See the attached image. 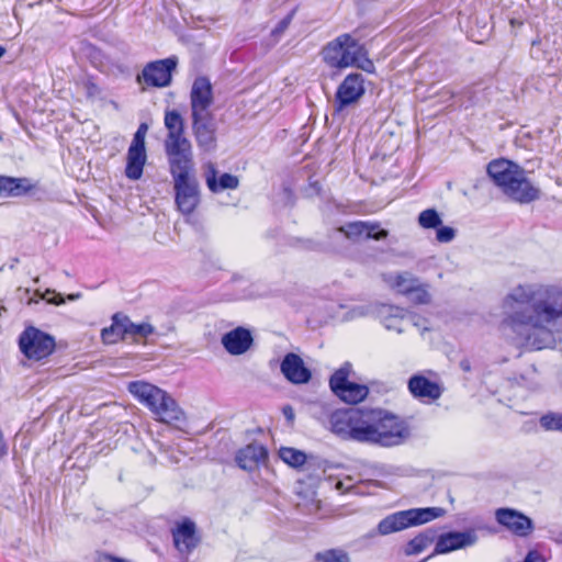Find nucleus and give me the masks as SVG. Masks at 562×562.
<instances>
[{
	"instance_id": "obj_1",
	"label": "nucleus",
	"mask_w": 562,
	"mask_h": 562,
	"mask_svg": "<svg viewBox=\"0 0 562 562\" xmlns=\"http://www.w3.org/2000/svg\"><path fill=\"white\" fill-rule=\"evenodd\" d=\"M328 424L342 439L386 448L400 446L411 437L408 424L383 409H335L328 414Z\"/></svg>"
},
{
	"instance_id": "obj_2",
	"label": "nucleus",
	"mask_w": 562,
	"mask_h": 562,
	"mask_svg": "<svg viewBox=\"0 0 562 562\" xmlns=\"http://www.w3.org/2000/svg\"><path fill=\"white\" fill-rule=\"evenodd\" d=\"M169 171L173 180L175 203L179 212L186 216L193 214L200 204V186L191 159H173L169 162Z\"/></svg>"
},
{
	"instance_id": "obj_3",
	"label": "nucleus",
	"mask_w": 562,
	"mask_h": 562,
	"mask_svg": "<svg viewBox=\"0 0 562 562\" xmlns=\"http://www.w3.org/2000/svg\"><path fill=\"white\" fill-rule=\"evenodd\" d=\"M366 54L367 49L364 45L349 33L340 34L329 41L319 52L322 61L328 68L337 71L352 67L357 63L359 55Z\"/></svg>"
},
{
	"instance_id": "obj_4",
	"label": "nucleus",
	"mask_w": 562,
	"mask_h": 562,
	"mask_svg": "<svg viewBox=\"0 0 562 562\" xmlns=\"http://www.w3.org/2000/svg\"><path fill=\"white\" fill-rule=\"evenodd\" d=\"M442 507H417L398 510L384 517L376 526L381 536H387L404 529L420 526L445 516Z\"/></svg>"
},
{
	"instance_id": "obj_5",
	"label": "nucleus",
	"mask_w": 562,
	"mask_h": 562,
	"mask_svg": "<svg viewBox=\"0 0 562 562\" xmlns=\"http://www.w3.org/2000/svg\"><path fill=\"white\" fill-rule=\"evenodd\" d=\"M143 404L166 424H178L184 422V414L177 402L160 387L143 380Z\"/></svg>"
},
{
	"instance_id": "obj_6",
	"label": "nucleus",
	"mask_w": 562,
	"mask_h": 562,
	"mask_svg": "<svg viewBox=\"0 0 562 562\" xmlns=\"http://www.w3.org/2000/svg\"><path fill=\"white\" fill-rule=\"evenodd\" d=\"M165 125L168 130L165 139V151L168 162L173 159L193 158L190 140L184 136V121L177 110L166 111Z\"/></svg>"
},
{
	"instance_id": "obj_7",
	"label": "nucleus",
	"mask_w": 562,
	"mask_h": 562,
	"mask_svg": "<svg viewBox=\"0 0 562 562\" xmlns=\"http://www.w3.org/2000/svg\"><path fill=\"white\" fill-rule=\"evenodd\" d=\"M18 344L24 357L35 361L48 358L56 348L55 338L34 326H27L20 334Z\"/></svg>"
},
{
	"instance_id": "obj_8",
	"label": "nucleus",
	"mask_w": 562,
	"mask_h": 562,
	"mask_svg": "<svg viewBox=\"0 0 562 562\" xmlns=\"http://www.w3.org/2000/svg\"><path fill=\"white\" fill-rule=\"evenodd\" d=\"M351 363L345 362L331 374L329 386L333 393L341 401L348 404H357L368 396L369 387L364 384L349 381Z\"/></svg>"
},
{
	"instance_id": "obj_9",
	"label": "nucleus",
	"mask_w": 562,
	"mask_h": 562,
	"mask_svg": "<svg viewBox=\"0 0 562 562\" xmlns=\"http://www.w3.org/2000/svg\"><path fill=\"white\" fill-rule=\"evenodd\" d=\"M81 49L83 56L89 60L91 66L100 72L112 76H131V61L126 59L119 60L91 43L83 44Z\"/></svg>"
},
{
	"instance_id": "obj_10",
	"label": "nucleus",
	"mask_w": 562,
	"mask_h": 562,
	"mask_svg": "<svg viewBox=\"0 0 562 562\" xmlns=\"http://www.w3.org/2000/svg\"><path fill=\"white\" fill-rule=\"evenodd\" d=\"M366 93L364 77L359 72H351L338 86L334 99V112L339 113L351 106Z\"/></svg>"
},
{
	"instance_id": "obj_11",
	"label": "nucleus",
	"mask_w": 562,
	"mask_h": 562,
	"mask_svg": "<svg viewBox=\"0 0 562 562\" xmlns=\"http://www.w3.org/2000/svg\"><path fill=\"white\" fill-rule=\"evenodd\" d=\"M171 536L176 550L183 559H188L202 540L196 524L189 517L176 521L171 528Z\"/></svg>"
},
{
	"instance_id": "obj_12",
	"label": "nucleus",
	"mask_w": 562,
	"mask_h": 562,
	"mask_svg": "<svg viewBox=\"0 0 562 562\" xmlns=\"http://www.w3.org/2000/svg\"><path fill=\"white\" fill-rule=\"evenodd\" d=\"M344 235L345 238L358 241L360 239L383 240L387 238L389 231L381 228L379 222L352 221L333 231V235Z\"/></svg>"
},
{
	"instance_id": "obj_13",
	"label": "nucleus",
	"mask_w": 562,
	"mask_h": 562,
	"mask_svg": "<svg viewBox=\"0 0 562 562\" xmlns=\"http://www.w3.org/2000/svg\"><path fill=\"white\" fill-rule=\"evenodd\" d=\"M495 519L502 527L520 538L530 536L535 530L533 520L515 508H497L495 510Z\"/></svg>"
},
{
	"instance_id": "obj_14",
	"label": "nucleus",
	"mask_w": 562,
	"mask_h": 562,
	"mask_svg": "<svg viewBox=\"0 0 562 562\" xmlns=\"http://www.w3.org/2000/svg\"><path fill=\"white\" fill-rule=\"evenodd\" d=\"M177 65V56L150 61L143 68V81L151 87H167L171 83Z\"/></svg>"
},
{
	"instance_id": "obj_15",
	"label": "nucleus",
	"mask_w": 562,
	"mask_h": 562,
	"mask_svg": "<svg viewBox=\"0 0 562 562\" xmlns=\"http://www.w3.org/2000/svg\"><path fill=\"white\" fill-rule=\"evenodd\" d=\"M503 194L513 202L529 204L541 198V190L531 182L527 177V171L522 168Z\"/></svg>"
},
{
	"instance_id": "obj_16",
	"label": "nucleus",
	"mask_w": 562,
	"mask_h": 562,
	"mask_svg": "<svg viewBox=\"0 0 562 562\" xmlns=\"http://www.w3.org/2000/svg\"><path fill=\"white\" fill-rule=\"evenodd\" d=\"M140 335V324L131 322L123 313H115L112 316V324L101 330L102 341L106 345L116 344L127 337Z\"/></svg>"
},
{
	"instance_id": "obj_17",
	"label": "nucleus",
	"mask_w": 562,
	"mask_h": 562,
	"mask_svg": "<svg viewBox=\"0 0 562 562\" xmlns=\"http://www.w3.org/2000/svg\"><path fill=\"white\" fill-rule=\"evenodd\" d=\"M477 535L474 529L464 531H449L437 536V542L432 555L446 554L451 551L472 547L477 542Z\"/></svg>"
},
{
	"instance_id": "obj_18",
	"label": "nucleus",
	"mask_w": 562,
	"mask_h": 562,
	"mask_svg": "<svg viewBox=\"0 0 562 562\" xmlns=\"http://www.w3.org/2000/svg\"><path fill=\"white\" fill-rule=\"evenodd\" d=\"M213 87L210 79L199 76L194 79L190 92L191 116L211 113L209 109L213 104Z\"/></svg>"
},
{
	"instance_id": "obj_19",
	"label": "nucleus",
	"mask_w": 562,
	"mask_h": 562,
	"mask_svg": "<svg viewBox=\"0 0 562 562\" xmlns=\"http://www.w3.org/2000/svg\"><path fill=\"white\" fill-rule=\"evenodd\" d=\"M192 117V131L198 146L204 151L216 147V127L212 113L196 114Z\"/></svg>"
},
{
	"instance_id": "obj_20",
	"label": "nucleus",
	"mask_w": 562,
	"mask_h": 562,
	"mask_svg": "<svg viewBox=\"0 0 562 562\" xmlns=\"http://www.w3.org/2000/svg\"><path fill=\"white\" fill-rule=\"evenodd\" d=\"M521 169L522 167L509 159L498 158L487 164L486 173L495 187L504 192Z\"/></svg>"
},
{
	"instance_id": "obj_21",
	"label": "nucleus",
	"mask_w": 562,
	"mask_h": 562,
	"mask_svg": "<svg viewBox=\"0 0 562 562\" xmlns=\"http://www.w3.org/2000/svg\"><path fill=\"white\" fill-rule=\"evenodd\" d=\"M280 370L292 384H306L312 379L311 370L305 366L303 359L294 352H289L283 357Z\"/></svg>"
},
{
	"instance_id": "obj_22",
	"label": "nucleus",
	"mask_w": 562,
	"mask_h": 562,
	"mask_svg": "<svg viewBox=\"0 0 562 562\" xmlns=\"http://www.w3.org/2000/svg\"><path fill=\"white\" fill-rule=\"evenodd\" d=\"M269 452L266 446L254 441L236 452L237 465L246 471H254L268 461Z\"/></svg>"
},
{
	"instance_id": "obj_23",
	"label": "nucleus",
	"mask_w": 562,
	"mask_h": 562,
	"mask_svg": "<svg viewBox=\"0 0 562 562\" xmlns=\"http://www.w3.org/2000/svg\"><path fill=\"white\" fill-rule=\"evenodd\" d=\"M254 337L249 329L238 326L222 337V345L233 356H239L250 349Z\"/></svg>"
},
{
	"instance_id": "obj_24",
	"label": "nucleus",
	"mask_w": 562,
	"mask_h": 562,
	"mask_svg": "<svg viewBox=\"0 0 562 562\" xmlns=\"http://www.w3.org/2000/svg\"><path fill=\"white\" fill-rule=\"evenodd\" d=\"M205 183L212 193H218L224 190H234L239 186L237 176L224 172L218 176V170L213 162H207L205 166Z\"/></svg>"
},
{
	"instance_id": "obj_25",
	"label": "nucleus",
	"mask_w": 562,
	"mask_h": 562,
	"mask_svg": "<svg viewBox=\"0 0 562 562\" xmlns=\"http://www.w3.org/2000/svg\"><path fill=\"white\" fill-rule=\"evenodd\" d=\"M408 390L416 398L438 400L442 394V387L439 383L428 378L415 374L408 380Z\"/></svg>"
},
{
	"instance_id": "obj_26",
	"label": "nucleus",
	"mask_w": 562,
	"mask_h": 562,
	"mask_svg": "<svg viewBox=\"0 0 562 562\" xmlns=\"http://www.w3.org/2000/svg\"><path fill=\"white\" fill-rule=\"evenodd\" d=\"M11 198L29 196L35 202H41L45 199L47 192L40 184L38 181H33L27 177H13Z\"/></svg>"
},
{
	"instance_id": "obj_27",
	"label": "nucleus",
	"mask_w": 562,
	"mask_h": 562,
	"mask_svg": "<svg viewBox=\"0 0 562 562\" xmlns=\"http://www.w3.org/2000/svg\"><path fill=\"white\" fill-rule=\"evenodd\" d=\"M125 175L132 180L140 179V126L134 133L128 149Z\"/></svg>"
},
{
	"instance_id": "obj_28",
	"label": "nucleus",
	"mask_w": 562,
	"mask_h": 562,
	"mask_svg": "<svg viewBox=\"0 0 562 562\" xmlns=\"http://www.w3.org/2000/svg\"><path fill=\"white\" fill-rule=\"evenodd\" d=\"M379 317L387 330H395L398 334L404 329L401 327L405 311L394 305H381L378 311Z\"/></svg>"
},
{
	"instance_id": "obj_29",
	"label": "nucleus",
	"mask_w": 562,
	"mask_h": 562,
	"mask_svg": "<svg viewBox=\"0 0 562 562\" xmlns=\"http://www.w3.org/2000/svg\"><path fill=\"white\" fill-rule=\"evenodd\" d=\"M437 539V530L427 528L411 539L404 549L406 555H414L423 552L430 543Z\"/></svg>"
},
{
	"instance_id": "obj_30",
	"label": "nucleus",
	"mask_w": 562,
	"mask_h": 562,
	"mask_svg": "<svg viewBox=\"0 0 562 562\" xmlns=\"http://www.w3.org/2000/svg\"><path fill=\"white\" fill-rule=\"evenodd\" d=\"M172 329L171 325L155 327L147 322H143V346L157 344L160 337L166 336Z\"/></svg>"
},
{
	"instance_id": "obj_31",
	"label": "nucleus",
	"mask_w": 562,
	"mask_h": 562,
	"mask_svg": "<svg viewBox=\"0 0 562 562\" xmlns=\"http://www.w3.org/2000/svg\"><path fill=\"white\" fill-rule=\"evenodd\" d=\"M279 457L284 463L295 469L302 467L307 459L304 451L292 447H281Z\"/></svg>"
},
{
	"instance_id": "obj_32",
	"label": "nucleus",
	"mask_w": 562,
	"mask_h": 562,
	"mask_svg": "<svg viewBox=\"0 0 562 562\" xmlns=\"http://www.w3.org/2000/svg\"><path fill=\"white\" fill-rule=\"evenodd\" d=\"M315 562H351L349 553L340 548L327 549L316 552Z\"/></svg>"
},
{
	"instance_id": "obj_33",
	"label": "nucleus",
	"mask_w": 562,
	"mask_h": 562,
	"mask_svg": "<svg viewBox=\"0 0 562 562\" xmlns=\"http://www.w3.org/2000/svg\"><path fill=\"white\" fill-rule=\"evenodd\" d=\"M418 224L425 229H436L442 224V220L436 209H427L419 213Z\"/></svg>"
},
{
	"instance_id": "obj_34",
	"label": "nucleus",
	"mask_w": 562,
	"mask_h": 562,
	"mask_svg": "<svg viewBox=\"0 0 562 562\" xmlns=\"http://www.w3.org/2000/svg\"><path fill=\"white\" fill-rule=\"evenodd\" d=\"M406 297L415 304H428L430 302V295L426 284H422L420 281L415 288H407Z\"/></svg>"
},
{
	"instance_id": "obj_35",
	"label": "nucleus",
	"mask_w": 562,
	"mask_h": 562,
	"mask_svg": "<svg viewBox=\"0 0 562 562\" xmlns=\"http://www.w3.org/2000/svg\"><path fill=\"white\" fill-rule=\"evenodd\" d=\"M539 424L546 431H559L562 432V413L549 412L543 414Z\"/></svg>"
},
{
	"instance_id": "obj_36",
	"label": "nucleus",
	"mask_w": 562,
	"mask_h": 562,
	"mask_svg": "<svg viewBox=\"0 0 562 562\" xmlns=\"http://www.w3.org/2000/svg\"><path fill=\"white\" fill-rule=\"evenodd\" d=\"M419 280L409 273L398 274L395 279L394 285L397 291L406 296L407 288H415Z\"/></svg>"
},
{
	"instance_id": "obj_37",
	"label": "nucleus",
	"mask_w": 562,
	"mask_h": 562,
	"mask_svg": "<svg viewBox=\"0 0 562 562\" xmlns=\"http://www.w3.org/2000/svg\"><path fill=\"white\" fill-rule=\"evenodd\" d=\"M83 88L86 90V95L88 99H97L101 95V88L94 81L93 76H87L83 81Z\"/></svg>"
},
{
	"instance_id": "obj_38",
	"label": "nucleus",
	"mask_w": 562,
	"mask_h": 562,
	"mask_svg": "<svg viewBox=\"0 0 562 562\" xmlns=\"http://www.w3.org/2000/svg\"><path fill=\"white\" fill-rule=\"evenodd\" d=\"M457 231L453 227L440 225L436 228V239L439 243H450L454 239Z\"/></svg>"
},
{
	"instance_id": "obj_39",
	"label": "nucleus",
	"mask_w": 562,
	"mask_h": 562,
	"mask_svg": "<svg viewBox=\"0 0 562 562\" xmlns=\"http://www.w3.org/2000/svg\"><path fill=\"white\" fill-rule=\"evenodd\" d=\"M13 177L0 175V196L11 198Z\"/></svg>"
},
{
	"instance_id": "obj_40",
	"label": "nucleus",
	"mask_w": 562,
	"mask_h": 562,
	"mask_svg": "<svg viewBox=\"0 0 562 562\" xmlns=\"http://www.w3.org/2000/svg\"><path fill=\"white\" fill-rule=\"evenodd\" d=\"M353 66L369 74L374 72L375 69L373 61L368 57V53L366 55H359V58Z\"/></svg>"
},
{
	"instance_id": "obj_41",
	"label": "nucleus",
	"mask_w": 562,
	"mask_h": 562,
	"mask_svg": "<svg viewBox=\"0 0 562 562\" xmlns=\"http://www.w3.org/2000/svg\"><path fill=\"white\" fill-rule=\"evenodd\" d=\"M294 16V11H291L289 14H286L282 20L278 22L276 27L272 30V35H280L282 34L290 25L292 19Z\"/></svg>"
},
{
	"instance_id": "obj_42",
	"label": "nucleus",
	"mask_w": 562,
	"mask_h": 562,
	"mask_svg": "<svg viewBox=\"0 0 562 562\" xmlns=\"http://www.w3.org/2000/svg\"><path fill=\"white\" fill-rule=\"evenodd\" d=\"M95 562H128L125 559L112 555L110 553H99Z\"/></svg>"
},
{
	"instance_id": "obj_43",
	"label": "nucleus",
	"mask_w": 562,
	"mask_h": 562,
	"mask_svg": "<svg viewBox=\"0 0 562 562\" xmlns=\"http://www.w3.org/2000/svg\"><path fill=\"white\" fill-rule=\"evenodd\" d=\"M128 391L140 401V381H133L128 384Z\"/></svg>"
},
{
	"instance_id": "obj_44",
	"label": "nucleus",
	"mask_w": 562,
	"mask_h": 562,
	"mask_svg": "<svg viewBox=\"0 0 562 562\" xmlns=\"http://www.w3.org/2000/svg\"><path fill=\"white\" fill-rule=\"evenodd\" d=\"M282 414L289 423H293L295 415L291 405H284L282 407Z\"/></svg>"
},
{
	"instance_id": "obj_45",
	"label": "nucleus",
	"mask_w": 562,
	"mask_h": 562,
	"mask_svg": "<svg viewBox=\"0 0 562 562\" xmlns=\"http://www.w3.org/2000/svg\"><path fill=\"white\" fill-rule=\"evenodd\" d=\"M459 367L463 372H470L471 371V362L468 358H463L459 362Z\"/></svg>"
},
{
	"instance_id": "obj_46",
	"label": "nucleus",
	"mask_w": 562,
	"mask_h": 562,
	"mask_svg": "<svg viewBox=\"0 0 562 562\" xmlns=\"http://www.w3.org/2000/svg\"><path fill=\"white\" fill-rule=\"evenodd\" d=\"M47 302L50 304H54V305H60L65 302V300L63 299V296L60 294H58L55 299L47 300Z\"/></svg>"
},
{
	"instance_id": "obj_47",
	"label": "nucleus",
	"mask_w": 562,
	"mask_h": 562,
	"mask_svg": "<svg viewBox=\"0 0 562 562\" xmlns=\"http://www.w3.org/2000/svg\"><path fill=\"white\" fill-rule=\"evenodd\" d=\"M146 131H147V125L145 123H143V137L145 136ZM145 162H146V153H145V146L143 145V166L145 165Z\"/></svg>"
},
{
	"instance_id": "obj_48",
	"label": "nucleus",
	"mask_w": 562,
	"mask_h": 562,
	"mask_svg": "<svg viewBox=\"0 0 562 562\" xmlns=\"http://www.w3.org/2000/svg\"><path fill=\"white\" fill-rule=\"evenodd\" d=\"M79 297H80V293L69 294L68 295V300H70V301H75V300H77Z\"/></svg>"
},
{
	"instance_id": "obj_49",
	"label": "nucleus",
	"mask_w": 562,
	"mask_h": 562,
	"mask_svg": "<svg viewBox=\"0 0 562 562\" xmlns=\"http://www.w3.org/2000/svg\"><path fill=\"white\" fill-rule=\"evenodd\" d=\"M7 53V49L0 45V58L4 56V54Z\"/></svg>"
},
{
	"instance_id": "obj_50",
	"label": "nucleus",
	"mask_w": 562,
	"mask_h": 562,
	"mask_svg": "<svg viewBox=\"0 0 562 562\" xmlns=\"http://www.w3.org/2000/svg\"><path fill=\"white\" fill-rule=\"evenodd\" d=\"M135 79H136V82L140 85V71H137L135 74Z\"/></svg>"
},
{
	"instance_id": "obj_51",
	"label": "nucleus",
	"mask_w": 562,
	"mask_h": 562,
	"mask_svg": "<svg viewBox=\"0 0 562 562\" xmlns=\"http://www.w3.org/2000/svg\"><path fill=\"white\" fill-rule=\"evenodd\" d=\"M148 458L153 461L154 460V456L151 452H148Z\"/></svg>"
},
{
	"instance_id": "obj_52",
	"label": "nucleus",
	"mask_w": 562,
	"mask_h": 562,
	"mask_svg": "<svg viewBox=\"0 0 562 562\" xmlns=\"http://www.w3.org/2000/svg\"><path fill=\"white\" fill-rule=\"evenodd\" d=\"M40 282V279L38 278H35L34 279V283H38Z\"/></svg>"
}]
</instances>
